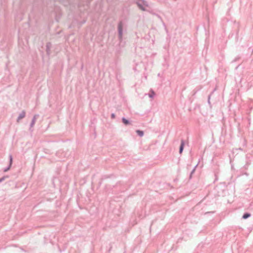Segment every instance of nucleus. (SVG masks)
<instances>
[{
  "label": "nucleus",
  "mask_w": 253,
  "mask_h": 253,
  "mask_svg": "<svg viewBox=\"0 0 253 253\" xmlns=\"http://www.w3.org/2000/svg\"><path fill=\"white\" fill-rule=\"evenodd\" d=\"M135 2L139 9L142 11H146V7L149 6L148 2L144 0H136Z\"/></svg>",
  "instance_id": "obj_1"
},
{
  "label": "nucleus",
  "mask_w": 253,
  "mask_h": 253,
  "mask_svg": "<svg viewBox=\"0 0 253 253\" xmlns=\"http://www.w3.org/2000/svg\"><path fill=\"white\" fill-rule=\"evenodd\" d=\"M118 33H119V38L120 41H122L123 38V23L120 22L118 24Z\"/></svg>",
  "instance_id": "obj_2"
},
{
  "label": "nucleus",
  "mask_w": 253,
  "mask_h": 253,
  "mask_svg": "<svg viewBox=\"0 0 253 253\" xmlns=\"http://www.w3.org/2000/svg\"><path fill=\"white\" fill-rule=\"evenodd\" d=\"M25 116V112L24 111H23L19 115L18 118H17V122H19L20 121V120H21L22 119L24 118Z\"/></svg>",
  "instance_id": "obj_3"
},
{
  "label": "nucleus",
  "mask_w": 253,
  "mask_h": 253,
  "mask_svg": "<svg viewBox=\"0 0 253 253\" xmlns=\"http://www.w3.org/2000/svg\"><path fill=\"white\" fill-rule=\"evenodd\" d=\"M12 163V157L11 155H9V166L7 169H6L4 170V172L8 171L10 169Z\"/></svg>",
  "instance_id": "obj_4"
},
{
  "label": "nucleus",
  "mask_w": 253,
  "mask_h": 253,
  "mask_svg": "<svg viewBox=\"0 0 253 253\" xmlns=\"http://www.w3.org/2000/svg\"><path fill=\"white\" fill-rule=\"evenodd\" d=\"M38 117V115H35L34 116V117H33V118L32 119V122L31 123V125H30V126H31V127H33L34 126V125H35V124L36 123V119H37Z\"/></svg>",
  "instance_id": "obj_5"
},
{
  "label": "nucleus",
  "mask_w": 253,
  "mask_h": 253,
  "mask_svg": "<svg viewBox=\"0 0 253 253\" xmlns=\"http://www.w3.org/2000/svg\"><path fill=\"white\" fill-rule=\"evenodd\" d=\"M184 145V142L183 140H181V145L179 148V153H181L183 151V148Z\"/></svg>",
  "instance_id": "obj_6"
},
{
  "label": "nucleus",
  "mask_w": 253,
  "mask_h": 253,
  "mask_svg": "<svg viewBox=\"0 0 253 253\" xmlns=\"http://www.w3.org/2000/svg\"><path fill=\"white\" fill-rule=\"evenodd\" d=\"M46 47V51H47V53H49L50 49L51 47V44L49 42L47 43Z\"/></svg>",
  "instance_id": "obj_7"
},
{
  "label": "nucleus",
  "mask_w": 253,
  "mask_h": 253,
  "mask_svg": "<svg viewBox=\"0 0 253 253\" xmlns=\"http://www.w3.org/2000/svg\"><path fill=\"white\" fill-rule=\"evenodd\" d=\"M122 122L125 125H129V122L125 118H122Z\"/></svg>",
  "instance_id": "obj_8"
},
{
  "label": "nucleus",
  "mask_w": 253,
  "mask_h": 253,
  "mask_svg": "<svg viewBox=\"0 0 253 253\" xmlns=\"http://www.w3.org/2000/svg\"><path fill=\"white\" fill-rule=\"evenodd\" d=\"M136 132L137 133V134L140 136V137H142L144 135V132L142 130H137L136 131Z\"/></svg>",
  "instance_id": "obj_9"
},
{
  "label": "nucleus",
  "mask_w": 253,
  "mask_h": 253,
  "mask_svg": "<svg viewBox=\"0 0 253 253\" xmlns=\"http://www.w3.org/2000/svg\"><path fill=\"white\" fill-rule=\"evenodd\" d=\"M155 93L154 91L152 90H150V93L148 94L149 97L151 98H153L154 97V96H155Z\"/></svg>",
  "instance_id": "obj_10"
},
{
  "label": "nucleus",
  "mask_w": 253,
  "mask_h": 253,
  "mask_svg": "<svg viewBox=\"0 0 253 253\" xmlns=\"http://www.w3.org/2000/svg\"><path fill=\"white\" fill-rule=\"evenodd\" d=\"M251 216V214L250 213H246L245 214H244L243 216V218L244 219H246L249 217H250Z\"/></svg>",
  "instance_id": "obj_11"
},
{
  "label": "nucleus",
  "mask_w": 253,
  "mask_h": 253,
  "mask_svg": "<svg viewBox=\"0 0 253 253\" xmlns=\"http://www.w3.org/2000/svg\"><path fill=\"white\" fill-rule=\"evenodd\" d=\"M8 178V176H3L2 177L0 178V182H1L3 180H4L6 178Z\"/></svg>",
  "instance_id": "obj_12"
},
{
  "label": "nucleus",
  "mask_w": 253,
  "mask_h": 253,
  "mask_svg": "<svg viewBox=\"0 0 253 253\" xmlns=\"http://www.w3.org/2000/svg\"><path fill=\"white\" fill-rule=\"evenodd\" d=\"M111 118H113V119L115 118V115L114 114H113V113L112 114H111Z\"/></svg>",
  "instance_id": "obj_13"
},
{
  "label": "nucleus",
  "mask_w": 253,
  "mask_h": 253,
  "mask_svg": "<svg viewBox=\"0 0 253 253\" xmlns=\"http://www.w3.org/2000/svg\"><path fill=\"white\" fill-rule=\"evenodd\" d=\"M195 170V168L192 170V171L191 172V174H193L194 173Z\"/></svg>",
  "instance_id": "obj_14"
},
{
  "label": "nucleus",
  "mask_w": 253,
  "mask_h": 253,
  "mask_svg": "<svg viewBox=\"0 0 253 253\" xmlns=\"http://www.w3.org/2000/svg\"><path fill=\"white\" fill-rule=\"evenodd\" d=\"M210 96L209 97V99H208L209 103H210Z\"/></svg>",
  "instance_id": "obj_15"
}]
</instances>
